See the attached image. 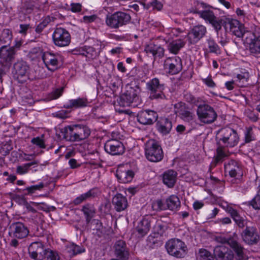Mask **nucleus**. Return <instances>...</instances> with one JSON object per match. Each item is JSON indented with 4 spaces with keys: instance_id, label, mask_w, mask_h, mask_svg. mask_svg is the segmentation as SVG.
<instances>
[{
    "instance_id": "nucleus-1",
    "label": "nucleus",
    "mask_w": 260,
    "mask_h": 260,
    "mask_svg": "<svg viewBox=\"0 0 260 260\" xmlns=\"http://www.w3.org/2000/svg\"><path fill=\"white\" fill-rule=\"evenodd\" d=\"M125 89V92L120 98L119 104L121 106L136 107L141 104L139 95L140 89L138 85L131 83L126 85Z\"/></svg>"
},
{
    "instance_id": "nucleus-2",
    "label": "nucleus",
    "mask_w": 260,
    "mask_h": 260,
    "mask_svg": "<svg viewBox=\"0 0 260 260\" xmlns=\"http://www.w3.org/2000/svg\"><path fill=\"white\" fill-rule=\"evenodd\" d=\"M131 20V17L129 14L122 11H117L106 15L105 23L111 29H118L129 23Z\"/></svg>"
},
{
    "instance_id": "nucleus-3",
    "label": "nucleus",
    "mask_w": 260,
    "mask_h": 260,
    "mask_svg": "<svg viewBox=\"0 0 260 260\" xmlns=\"http://www.w3.org/2000/svg\"><path fill=\"white\" fill-rule=\"evenodd\" d=\"M165 246L168 253L176 258L184 257L187 253V245L179 239L173 238L168 240Z\"/></svg>"
},
{
    "instance_id": "nucleus-4",
    "label": "nucleus",
    "mask_w": 260,
    "mask_h": 260,
    "mask_svg": "<svg viewBox=\"0 0 260 260\" xmlns=\"http://www.w3.org/2000/svg\"><path fill=\"white\" fill-rule=\"evenodd\" d=\"M219 138L218 145H222L226 147H234L236 146L239 141V137L237 132L230 127H225L219 131Z\"/></svg>"
},
{
    "instance_id": "nucleus-5",
    "label": "nucleus",
    "mask_w": 260,
    "mask_h": 260,
    "mask_svg": "<svg viewBox=\"0 0 260 260\" xmlns=\"http://www.w3.org/2000/svg\"><path fill=\"white\" fill-rule=\"evenodd\" d=\"M197 115L200 122L207 124L213 123L217 117V114L213 107L202 102L198 105Z\"/></svg>"
},
{
    "instance_id": "nucleus-6",
    "label": "nucleus",
    "mask_w": 260,
    "mask_h": 260,
    "mask_svg": "<svg viewBox=\"0 0 260 260\" xmlns=\"http://www.w3.org/2000/svg\"><path fill=\"white\" fill-rule=\"evenodd\" d=\"M12 74L15 80L23 83L29 79L30 68L26 61L18 60L13 64Z\"/></svg>"
},
{
    "instance_id": "nucleus-7",
    "label": "nucleus",
    "mask_w": 260,
    "mask_h": 260,
    "mask_svg": "<svg viewBox=\"0 0 260 260\" xmlns=\"http://www.w3.org/2000/svg\"><path fill=\"white\" fill-rule=\"evenodd\" d=\"M180 206L181 202L179 198L174 194L171 195L167 198L165 203L160 200H158L152 203V208L156 211L168 209L173 212H176Z\"/></svg>"
},
{
    "instance_id": "nucleus-8",
    "label": "nucleus",
    "mask_w": 260,
    "mask_h": 260,
    "mask_svg": "<svg viewBox=\"0 0 260 260\" xmlns=\"http://www.w3.org/2000/svg\"><path fill=\"white\" fill-rule=\"evenodd\" d=\"M147 159L152 162L160 161L164 157V153L160 145L154 140L148 141L145 148Z\"/></svg>"
},
{
    "instance_id": "nucleus-9",
    "label": "nucleus",
    "mask_w": 260,
    "mask_h": 260,
    "mask_svg": "<svg viewBox=\"0 0 260 260\" xmlns=\"http://www.w3.org/2000/svg\"><path fill=\"white\" fill-rule=\"evenodd\" d=\"M146 88L150 92V98L152 100L165 99L164 93L165 84L157 78H154L146 83Z\"/></svg>"
},
{
    "instance_id": "nucleus-10",
    "label": "nucleus",
    "mask_w": 260,
    "mask_h": 260,
    "mask_svg": "<svg viewBox=\"0 0 260 260\" xmlns=\"http://www.w3.org/2000/svg\"><path fill=\"white\" fill-rule=\"evenodd\" d=\"M243 42L251 55L255 56L260 54V36L247 31Z\"/></svg>"
},
{
    "instance_id": "nucleus-11",
    "label": "nucleus",
    "mask_w": 260,
    "mask_h": 260,
    "mask_svg": "<svg viewBox=\"0 0 260 260\" xmlns=\"http://www.w3.org/2000/svg\"><path fill=\"white\" fill-rule=\"evenodd\" d=\"M237 235L234 234L232 237L226 238L222 236L215 237V240L222 244L227 243L235 251L239 259L244 257V248L237 241Z\"/></svg>"
},
{
    "instance_id": "nucleus-12",
    "label": "nucleus",
    "mask_w": 260,
    "mask_h": 260,
    "mask_svg": "<svg viewBox=\"0 0 260 260\" xmlns=\"http://www.w3.org/2000/svg\"><path fill=\"white\" fill-rule=\"evenodd\" d=\"M49 250L50 249L46 248L41 241L31 243L28 248L30 257L35 260L45 259L46 254L49 252Z\"/></svg>"
},
{
    "instance_id": "nucleus-13",
    "label": "nucleus",
    "mask_w": 260,
    "mask_h": 260,
    "mask_svg": "<svg viewBox=\"0 0 260 260\" xmlns=\"http://www.w3.org/2000/svg\"><path fill=\"white\" fill-rule=\"evenodd\" d=\"M52 40L55 46L63 47L70 44L71 37L67 29L62 27H57L52 34Z\"/></svg>"
},
{
    "instance_id": "nucleus-14",
    "label": "nucleus",
    "mask_w": 260,
    "mask_h": 260,
    "mask_svg": "<svg viewBox=\"0 0 260 260\" xmlns=\"http://www.w3.org/2000/svg\"><path fill=\"white\" fill-rule=\"evenodd\" d=\"M207 28L202 24L193 26L186 36L189 44H195L203 38L207 34Z\"/></svg>"
},
{
    "instance_id": "nucleus-15",
    "label": "nucleus",
    "mask_w": 260,
    "mask_h": 260,
    "mask_svg": "<svg viewBox=\"0 0 260 260\" xmlns=\"http://www.w3.org/2000/svg\"><path fill=\"white\" fill-rule=\"evenodd\" d=\"M43 60L48 70L54 72L58 68L61 56L59 53L46 52L42 56Z\"/></svg>"
},
{
    "instance_id": "nucleus-16",
    "label": "nucleus",
    "mask_w": 260,
    "mask_h": 260,
    "mask_svg": "<svg viewBox=\"0 0 260 260\" xmlns=\"http://www.w3.org/2000/svg\"><path fill=\"white\" fill-rule=\"evenodd\" d=\"M164 67L169 74H177L182 69L181 59L178 56L168 57L164 61Z\"/></svg>"
},
{
    "instance_id": "nucleus-17",
    "label": "nucleus",
    "mask_w": 260,
    "mask_h": 260,
    "mask_svg": "<svg viewBox=\"0 0 260 260\" xmlns=\"http://www.w3.org/2000/svg\"><path fill=\"white\" fill-rule=\"evenodd\" d=\"M104 149L107 153L112 155H121L125 151L123 144L116 139L107 141L105 144Z\"/></svg>"
},
{
    "instance_id": "nucleus-18",
    "label": "nucleus",
    "mask_w": 260,
    "mask_h": 260,
    "mask_svg": "<svg viewBox=\"0 0 260 260\" xmlns=\"http://www.w3.org/2000/svg\"><path fill=\"white\" fill-rule=\"evenodd\" d=\"M241 236L243 241L248 245H253L257 243L259 236L256 228L254 226H247L242 232Z\"/></svg>"
},
{
    "instance_id": "nucleus-19",
    "label": "nucleus",
    "mask_w": 260,
    "mask_h": 260,
    "mask_svg": "<svg viewBox=\"0 0 260 260\" xmlns=\"http://www.w3.org/2000/svg\"><path fill=\"white\" fill-rule=\"evenodd\" d=\"M174 108L175 113L184 121L189 122L193 120L194 115L184 103L178 102L174 105Z\"/></svg>"
},
{
    "instance_id": "nucleus-20",
    "label": "nucleus",
    "mask_w": 260,
    "mask_h": 260,
    "mask_svg": "<svg viewBox=\"0 0 260 260\" xmlns=\"http://www.w3.org/2000/svg\"><path fill=\"white\" fill-rule=\"evenodd\" d=\"M28 234V229L22 222H14L10 226L9 235L15 238L23 239L25 238Z\"/></svg>"
},
{
    "instance_id": "nucleus-21",
    "label": "nucleus",
    "mask_w": 260,
    "mask_h": 260,
    "mask_svg": "<svg viewBox=\"0 0 260 260\" xmlns=\"http://www.w3.org/2000/svg\"><path fill=\"white\" fill-rule=\"evenodd\" d=\"M226 25L229 26L230 31L237 37L243 39L247 31H245L244 26L238 20L234 19H227Z\"/></svg>"
},
{
    "instance_id": "nucleus-22",
    "label": "nucleus",
    "mask_w": 260,
    "mask_h": 260,
    "mask_svg": "<svg viewBox=\"0 0 260 260\" xmlns=\"http://www.w3.org/2000/svg\"><path fill=\"white\" fill-rule=\"evenodd\" d=\"M158 118L157 113L153 110L140 111L137 115V120L139 123L144 125L152 124Z\"/></svg>"
},
{
    "instance_id": "nucleus-23",
    "label": "nucleus",
    "mask_w": 260,
    "mask_h": 260,
    "mask_svg": "<svg viewBox=\"0 0 260 260\" xmlns=\"http://www.w3.org/2000/svg\"><path fill=\"white\" fill-rule=\"evenodd\" d=\"M214 255L216 260H233V251L224 245L216 246L214 249Z\"/></svg>"
},
{
    "instance_id": "nucleus-24",
    "label": "nucleus",
    "mask_w": 260,
    "mask_h": 260,
    "mask_svg": "<svg viewBox=\"0 0 260 260\" xmlns=\"http://www.w3.org/2000/svg\"><path fill=\"white\" fill-rule=\"evenodd\" d=\"M202 7L205 8L206 5L203 3H198L197 7L193 9L192 12L199 14V16L203 19L205 21L210 23L216 16L213 11L210 9H205L204 10H200L199 8Z\"/></svg>"
},
{
    "instance_id": "nucleus-25",
    "label": "nucleus",
    "mask_w": 260,
    "mask_h": 260,
    "mask_svg": "<svg viewBox=\"0 0 260 260\" xmlns=\"http://www.w3.org/2000/svg\"><path fill=\"white\" fill-rule=\"evenodd\" d=\"M115 254L120 260H127L128 258L129 252L127 249L126 244L123 240L117 241L114 245Z\"/></svg>"
},
{
    "instance_id": "nucleus-26",
    "label": "nucleus",
    "mask_w": 260,
    "mask_h": 260,
    "mask_svg": "<svg viewBox=\"0 0 260 260\" xmlns=\"http://www.w3.org/2000/svg\"><path fill=\"white\" fill-rule=\"evenodd\" d=\"M135 175L134 172L130 170H124L118 168L116 171V176L118 181L122 183H127L132 181Z\"/></svg>"
},
{
    "instance_id": "nucleus-27",
    "label": "nucleus",
    "mask_w": 260,
    "mask_h": 260,
    "mask_svg": "<svg viewBox=\"0 0 260 260\" xmlns=\"http://www.w3.org/2000/svg\"><path fill=\"white\" fill-rule=\"evenodd\" d=\"M100 194L99 189L98 188H92L86 192L77 197L73 201L75 205H78L87 200H91Z\"/></svg>"
},
{
    "instance_id": "nucleus-28",
    "label": "nucleus",
    "mask_w": 260,
    "mask_h": 260,
    "mask_svg": "<svg viewBox=\"0 0 260 260\" xmlns=\"http://www.w3.org/2000/svg\"><path fill=\"white\" fill-rule=\"evenodd\" d=\"M150 217H144L138 223L136 228L138 236L142 237L145 236L149 231L151 227V220Z\"/></svg>"
},
{
    "instance_id": "nucleus-29",
    "label": "nucleus",
    "mask_w": 260,
    "mask_h": 260,
    "mask_svg": "<svg viewBox=\"0 0 260 260\" xmlns=\"http://www.w3.org/2000/svg\"><path fill=\"white\" fill-rule=\"evenodd\" d=\"M16 53L14 47H8L4 45L0 48V58L6 62H11L15 58Z\"/></svg>"
},
{
    "instance_id": "nucleus-30",
    "label": "nucleus",
    "mask_w": 260,
    "mask_h": 260,
    "mask_svg": "<svg viewBox=\"0 0 260 260\" xmlns=\"http://www.w3.org/2000/svg\"><path fill=\"white\" fill-rule=\"evenodd\" d=\"M112 204L117 212L124 210L127 207L126 198L120 193L116 194L112 199Z\"/></svg>"
},
{
    "instance_id": "nucleus-31",
    "label": "nucleus",
    "mask_w": 260,
    "mask_h": 260,
    "mask_svg": "<svg viewBox=\"0 0 260 260\" xmlns=\"http://www.w3.org/2000/svg\"><path fill=\"white\" fill-rule=\"evenodd\" d=\"M75 124L68 125L60 129V133L62 138L68 141L77 142L76 138Z\"/></svg>"
},
{
    "instance_id": "nucleus-32",
    "label": "nucleus",
    "mask_w": 260,
    "mask_h": 260,
    "mask_svg": "<svg viewBox=\"0 0 260 260\" xmlns=\"http://www.w3.org/2000/svg\"><path fill=\"white\" fill-rule=\"evenodd\" d=\"M145 51L148 55H152L154 59L161 58L164 55V49L160 45L150 43L145 48Z\"/></svg>"
},
{
    "instance_id": "nucleus-33",
    "label": "nucleus",
    "mask_w": 260,
    "mask_h": 260,
    "mask_svg": "<svg viewBox=\"0 0 260 260\" xmlns=\"http://www.w3.org/2000/svg\"><path fill=\"white\" fill-rule=\"evenodd\" d=\"M156 128L164 135L169 134L172 128V123L168 118H160L156 123Z\"/></svg>"
},
{
    "instance_id": "nucleus-34",
    "label": "nucleus",
    "mask_w": 260,
    "mask_h": 260,
    "mask_svg": "<svg viewBox=\"0 0 260 260\" xmlns=\"http://www.w3.org/2000/svg\"><path fill=\"white\" fill-rule=\"evenodd\" d=\"M225 170L229 173L232 177H235L237 175L242 174L241 168L239 163L235 160H231L224 165Z\"/></svg>"
},
{
    "instance_id": "nucleus-35",
    "label": "nucleus",
    "mask_w": 260,
    "mask_h": 260,
    "mask_svg": "<svg viewBox=\"0 0 260 260\" xmlns=\"http://www.w3.org/2000/svg\"><path fill=\"white\" fill-rule=\"evenodd\" d=\"M89 102L86 98H78L76 99H72L69 100L64 107L66 108H81L87 107Z\"/></svg>"
},
{
    "instance_id": "nucleus-36",
    "label": "nucleus",
    "mask_w": 260,
    "mask_h": 260,
    "mask_svg": "<svg viewBox=\"0 0 260 260\" xmlns=\"http://www.w3.org/2000/svg\"><path fill=\"white\" fill-rule=\"evenodd\" d=\"M177 175L176 172L173 170L166 171L163 174V183L170 188L173 187L176 181Z\"/></svg>"
},
{
    "instance_id": "nucleus-37",
    "label": "nucleus",
    "mask_w": 260,
    "mask_h": 260,
    "mask_svg": "<svg viewBox=\"0 0 260 260\" xmlns=\"http://www.w3.org/2000/svg\"><path fill=\"white\" fill-rule=\"evenodd\" d=\"M76 138L77 142L83 141L87 138L90 135V130L86 125L75 124Z\"/></svg>"
},
{
    "instance_id": "nucleus-38",
    "label": "nucleus",
    "mask_w": 260,
    "mask_h": 260,
    "mask_svg": "<svg viewBox=\"0 0 260 260\" xmlns=\"http://www.w3.org/2000/svg\"><path fill=\"white\" fill-rule=\"evenodd\" d=\"M185 44V42L184 41L177 39L170 42L168 45V49L171 53L177 54Z\"/></svg>"
},
{
    "instance_id": "nucleus-39",
    "label": "nucleus",
    "mask_w": 260,
    "mask_h": 260,
    "mask_svg": "<svg viewBox=\"0 0 260 260\" xmlns=\"http://www.w3.org/2000/svg\"><path fill=\"white\" fill-rule=\"evenodd\" d=\"M79 54L89 58L93 59L99 56V53L91 46H85L79 49Z\"/></svg>"
},
{
    "instance_id": "nucleus-40",
    "label": "nucleus",
    "mask_w": 260,
    "mask_h": 260,
    "mask_svg": "<svg viewBox=\"0 0 260 260\" xmlns=\"http://www.w3.org/2000/svg\"><path fill=\"white\" fill-rule=\"evenodd\" d=\"M81 211L85 216L86 222L89 223L95 213L94 207L92 205L88 204L82 207Z\"/></svg>"
},
{
    "instance_id": "nucleus-41",
    "label": "nucleus",
    "mask_w": 260,
    "mask_h": 260,
    "mask_svg": "<svg viewBox=\"0 0 260 260\" xmlns=\"http://www.w3.org/2000/svg\"><path fill=\"white\" fill-rule=\"evenodd\" d=\"M197 257L198 260H214L215 258L214 255L204 248H201L199 250Z\"/></svg>"
},
{
    "instance_id": "nucleus-42",
    "label": "nucleus",
    "mask_w": 260,
    "mask_h": 260,
    "mask_svg": "<svg viewBox=\"0 0 260 260\" xmlns=\"http://www.w3.org/2000/svg\"><path fill=\"white\" fill-rule=\"evenodd\" d=\"M218 146L216 149L217 155L215 157V161L216 163L223 161V159L228 156L226 147L223 146L222 145H218Z\"/></svg>"
},
{
    "instance_id": "nucleus-43",
    "label": "nucleus",
    "mask_w": 260,
    "mask_h": 260,
    "mask_svg": "<svg viewBox=\"0 0 260 260\" xmlns=\"http://www.w3.org/2000/svg\"><path fill=\"white\" fill-rule=\"evenodd\" d=\"M92 224L93 227V234L101 237L104 234V228L102 222L98 219H93Z\"/></svg>"
},
{
    "instance_id": "nucleus-44",
    "label": "nucleus",
    "mask_w": 260,
    "mask_h": 260,
    "mask_svg": "<svg viewBox=\"0 0 260 260\" xmlns=\"http://www.w3.org/2000/svg\"><path fill=\"white\" fill-rule=\"evenodd\" d=\"M38 161L37 160H35L34 161L25 164L21 166H18L16 168V173L19 175H23L26 174L28 172L29 170L30 167L37 165Z\"/></svg>"
},
{
    "instance_id": "nucleus-45",
    "label": "nucleus",
    "mask_w": 260,
    "mask_h": 260,
    "mask_svg": "<svg viewBox=\"0 0 260 260\" xmlns=\"http://www.w3.org/2000/svg\"><path fill=\"white\" fill-rule=\"evenodd\" d=\"M12 31L9 29H4L0 36V45L4 43L9 44L12 39Z\"/></svg>"
},
{
    "instance_id": "nucleus-46",
    "label": "nucleus",
    "mask_w": 260,
    "mask_h": 260,
    "mask_svg": "<svg viewBox=\"0 0 260 260\" xmlns=\"http://www.w3.org/2000/svg\"><path fill=\"white\" fill-rule=\"evenodd\" d=\"M44 186V184L43 182H41L38 184L31 185L26 187L23 189L22 191L25 192L24 194L25 196L31 195L36 192L37 190H41Z\"/></svg>"
},
{
    "instance_id": "nucleus-47",
    "label": "nucleus",
    "mask_w": 260,
    "mask_h": 260,
    "mask_svg": "<svg viewBox=\"0 0 260 260\" xmlns=\"http://www.w3.org/2000/svg\"><path fill=\"white\" fill-rule=\"evenodd\" d=\"M184 99L185 100L190 103L195 105L198 107L199 104H201L202 102V100L201 98L199 97H195L190 93H186L184 94Z\"/></svg>"
},
{
    "instance_id": "nucleus-48",
    "label": "nucleus",
    "mask_w": 260,
    "mask_h": 260,
    "mask_svg": "<svg viewBox=\"0 0 260 260\" xmlns=\"http://www.w3.org/2000/svg\"><path fill=\"white\" fill-rule=\"evenodd\" d=\"M232 218L239 228L243 229L245 226H248L247 220L243 217L241 216L239 213Z\"/></svg>"
},
{
    "instance_id": "nucleus-49",
    "label": "nucleus",
    "mask_w": 260,
    "mask_h": 260,
    "mask_svg": "<svg viewBox=\"0 0 260 260\" xmlns=\"http://www.w3.org/2000/svg\"><path fill=\"white\" fill-rule=\"evenodd\" d=\"M207 42L210 52L216 54L219 53V47L213 39L210 38L207 40Z\"/></svg>"
},
{
    "instance_id": "nucleus-50",
    "label": "nucleus",
    "mask_w": 260,
    "mask_h": 260,
    "mask_svg": "<svg viewBox=\"0 0 260 260\" xmlns=\"http://www.w3.org/2000/svg\"><path fill=\"white\" fill-rule=\"evenodd\" d=\"M69 252L72 255H76L85 251V248L83 246L72 244L68 247Z\"/></svg>"
},
{
    "instance_id": "nucleus-51",
    "label": "nucleus",
    "mask_w": 260,
    "mask_h": 260,
    "mask_svg": "<svg viewBox=\"0 0 260 260\" xmlns=\"http://www.w3.org/2000/svg\"><path fill=\"white\" fill-rule=\"evenodd\" d=\"M222 19L216 16L209 23L214 28L217 37H219V31L221 30L222 27Z\"/></svg>"
},
{
    "instance_id": "nucleus-52",
    "label": "nucleus",
    "mask_w": 260,
    "mask_h": 260,
    "mask_svg": "<svg viewBox=\"0 0 260 260\" xmlns=\"http://www.w3.org/2000/svg\"><path fill=\"white\" fill-rule=\"evenodd\" d=\"M250 205L254 209H260V185L258 187L257 194L251 201Z\"/></svg>"
},
{
    "instance_id": "nucleus-53",
    "label": "nucleus",
    "mask_w": 260,
    "mask_h": 260,
    "mask_svg": "<svg viewBox=\"0 0 260 260\" xmlns=\"http://www.w3.org/2000/svg\"><path fill=\"white\" fill-rule=\"evenodd\" d=\"M236 78V81L242 83L241 86H244V84L246 83L249 78V73L248 72H241L237 75Z\"/></svg>"
},
{
    "instance_id": "nucleus-54",
    "label": "nucleus",
    "mask_w": 260,
    "mask_h": 260,
    "mask_svg": "<svg viewBox=\"0 0 260 260\" xmlns=\"http://www.w3.org/2000/svg\"><path fill=\"white\" fill-rule=\"evenodd\" d=\"M50 21L49 17L45 18L41 22H40L36 27L35 31L36 32L40 34L47 26Z\"/></svg>"
},
{
    "instance_id": "nucleus-55",
    "label": "nucleus",
    "mask_w": 260,
    "mask_h": 260,
    "mask_svg": "<svg viewBox=\"0 0 260 260\" xmlns=\"http://www.w3.org/2000/svg\"><path fill=\"white\" fill-rule=\"evenodd\" d=\"M253 132L251 127L246 128L245 132V142L249 143L254 140Z\"/></svg>"
},
{
    "instance_id": "nucleus-56",
    "label": "nucleus",
    "mask_w": 260,
    "mask_h": 260,
    "mask_svg": "<svg viewBox=\"0 0 260 260\" xmlns=\"http://www.w3.org/2000/svg\"><path fill=\"white\" fill-rule=\"evenodd\" d=\"M31 142L40 148L44 149L46 148L44 140L39 137L32 138L31 140Z\"/></svg>"
},
{
    "instance_id": "nucleus-57",
    "label": "nucleus",
    "mask_w": 260,
    "mask_h": 260,
    "mask_svg": "<svg viewBox=\"0 0 260 260\" xmlns=\"http://www.w3.org/2000/svg\"><path fill=\"white\" fill-rule=\"evenodd\" d=\"M69 112L67 110H62L53 114L54 117L60 119H66L69 117Z\"/></svg>"
},
{
    "instance_id": "nucleus-58",
    "label": "nucleus",
    "mask_w": 260,
    "mask_h": 260,
    "mask_svg": "<svg viewBox=\"0 0 260 260\" xmlns=\"http://www.w3.org/2000/svg\"><path fill=\"white\" fill-rule=\"evenodd\" d=\"M46 260H59L58 254L51 250H49V252L46 254L45 257Z\"/></svg>"
},
{
    "instance_id": "nucleus-59",
    "label": "nucleus",
    "mask_w": 260,
    "mask_h": 260,
    "mask_svg": "<svg viewBox=\"0 0 260 260\" xmlns=\"http://www.w3.org/2000/svg\"><path fill=\"white\" fill-rule=\"evenodd\" d=\"M63 88L56 89L52 92L50 95V100H55L60 97L62 93Z\"/></svg>"
},
{
    "instance_id": "nucleus-60",
    "label": "nucleus",
    "mask_w": 260,
    "mask_h": 260,
    "mask_svg": "<svg viewBox=\"0 0 260 260\" xmlns=\"http://www.w3.org/2000/svg\"><path fill=\"white\" fill-rule=\"evenodd\" d=\"M154 230L158 234L160 235H163L165 230H166V226L160 223H157L154 227Z\"/></svg>"
},
{
    "instance_id": "nucleus-61",
    "label": "nucleus",
    "mask_w": 260,
    "mask_h": 260,
    "mask_svg": "<svg viewBox=\"0 0 260 260\" xmlns=\"http://www.w3.org/2000/svg\"><path fill=\"white\" fill-rule=\"evenodd\" d=\"M70 10L74 13L80 12L82 10V5L80 3H71Z\"/></svg>"
},
{
    "instance_id": "nucleus-62",
    "label": "nucleus",
    "mask_w": 260,
    "mask_h": 260,
    "mask_svg": "<svg viewBox=\"0 0 260 260\" xmlns=\"http://www.w3.org/2000/svg\"><path fill=\"white\" fill-rule=\"evenodd\" d=\"M30 28L31 27L28 24H21L20 25L19 32L23 35H26L27 30Z\"/></svg>"
},
{
    "instance_id": "nucleus-63",
    "label": "nucleus",
    "mask_w": 260,
    "mask_h": 260,
    "mask_svg": "<svg viewBox=\"0 0 260 260\" xmlns=\"http://www.w3.org/2000/svg\"><path fill=\"white\" fill-rule=\"evenodd\" d=\"M237 15L241 19H243L244 21L246 19L247 13L240 8H238L236 10Z\"/></svg>"
},
{
    "instance_id": "nucleus-64",
    "label": "nucleus",
    "mask_w": 260,
    "mask_h": 260,
    "mask_svg": "<svg viewBox=\"0 0 260 260\" xmlns=\"http://www.w3.org/2000/svg\"><path fill=\"white\" fill-rule=\"evenodd\" d=\"M149 5L158 10H160L162 8L161 3L157 0H151Z\"/></svg>"
}]
</instances>
